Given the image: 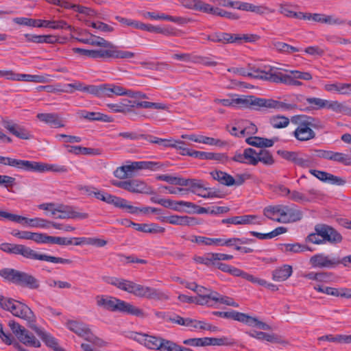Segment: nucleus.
<instances>
[{"instance_id": "obj_50", "label": "nucleus", "mask_w": 351, "mask_h": 351, "mask_svg": "<svg viewBox=\"0 0 351 351\" xmlns=\"http://www.w3.org/2000/svg\"><path fill=\"white\" fill-rule=\"evenodd\" d=\"M306 100L309 104L310 108L313 110H320L326 108V99L319 97H307Z\"/></svg>"}, {"instance_id": "obj_24", "label": "nucleus", "mask_w": 351, "mask_h": 351, "mask_svg": "<svg viewBox=\"0 0 351 351\" xmlns=\"http://www.w3.org/2000/svg\"><path fill=\"white\" fill-rule=\"evenodd\" d=\"M263 65L252 66L250 67L249 70L243 67H230L228 69V71L235 75L261 80V76H262V75L258 71H263Z\"/></svg>"}, {"instance_id": "obj_14", "label": "nucleus", "mask_w": 351, "mask_h": 351, "mask_svg": "<svg viewBox=\"0 0 351 351\" xmlns=\"http://www.w3.org/2000/svg\"><path fill=\"white\" fill-rule=\"evenodd\" d=\"M56 219H84L88 217V214L77 211L70 206L59 205L56 208Z\"/></svg>"}, {"instance_id": "obj_47", "label": "nucleus", "mask_w": 351, "mask_h": 351, "mask_svg": "<svg viewBox=\"0 0 351 351\" xmlns=\"http://www.w3.org/2000/svg\"><path fill=\"white\" fill-rule=\"evenodd\" d=\"M282 245L284 247L283 251L285 252L299 253L306 250H311L308 246L298 243H285Z\"/></svg>"}, {"instance_id": "obj_23", "label": "nucleus", "mask_w": 351, "mask_h": 351, "mask_svg": "<svg viewBox=\"0 0 351 351\" xmlns=\"http://www.w3.org/2000/svg\"><path fill=\"white\" fill-rule=\"evenodd\" d=\"M237 321L249 326L256 327L264 330H271V326L266 323L258 320L256 317H252L243 313H239Z\"/></svg>"}, {"instance_id": "obj_4", "label": "nucleus", "mask_w": 351, "mask_h": 351, "mask_svg": "<svg viewBox=\"0 0 351 351\" xmlns=\"http://www.w3.org/2000/svg\"><path fill=\"white\" fill-rule=\"evenodd\" d=\"M0 276L4 280L16 285L29 289H38L40 281L34 276L12 268L0 269Z\"/></svg>"}, {"instance_id": "obj_27", "label": "nucleus", "mask_w": 351, "mask_h": 351, "mask_svg": "<svg viewBox=\"0 0 351 351\" xmlns=\"http://www.w3.org/2000/svg\"><path fill=\"white\" fill-rule=\"evenodd\" d=\"M77 115L80 119H84L90 121H99L103 122H110L112 121L110 117L99 112L79 110L77 112Z\"/></svg>"}, {"instance_id": "obj_16", "label": "nucleus", "mask_w": 351, "mask_h": 351, "mask_svg": "<svg viewBox=\"0 0 351 351\" xmlns=\"http://www.w3.org/2000/svg\"><path fill=\"white\" fill-rule=\"evenodd\" d=\"M309 173L320 181L333 185L343 186L346 183V180L344 178L334 176L326 171L310 169Z\"/></svg>"}, {"instance_id": "obj_20", "label": "nucleus", "mask_w": 351, "mask_h": 351, "mask_svg": "<svg viewBox=\"0 0 351 351\" xmlns=\"http://www.w3.org/2000/svg\"><path fill=\"white\" fill-rule=\"evenodd\" d=\"M182 138H188L191 141L198 143H204L209 145H217L221 147L226 145V143L221 141L218 138H211L203 136L198 133H191L190 134H183L182 136Z\"/></svg>"}, {"instance_id": "obj_61", "label": "nucleus", "mask_w": 351, "mask_h": 351, "mask_svg": "<svg viewBox=\"0 0 351 351\" xmlns=\"http://www.w3.org/2000/svg\"><path fill=\"white\" fill-rule=\"evenodd\" d=\"M73 239H67L66 237H49V243L53 244H58L60 245H69L73 244Z\"/></svg>"}, {"instance_id": "obj_12", "label": "nucleus", "mask_w": 351, "mask_h": 351, "mask_svg": "<svg viewBox=\"0 0 351 351\" xmlns=\"http://www.w3.org/2000/svg\"><path fill=\"white\" fill-rule=\"evenodd\" d=\"M257 36L256 35H239V34H231L225 32H216L210 34L208 36V40L215 43H239L241 40H244L245 42L254 41Z\"/></svg>"}, {"instance_id": "obj_54", "label": "nucleus", "mask_w": 351, "mask_h": 351, "mask_svg": "<svg viewBox=\"0 0 351 351\" xmlns=\"http://www.w3.org/2000/svg\"><path fill=\"white\" fill-rule=\"evenodd\" d=\"M332 160L344 165H351V158L349 155L343 153L334 152Z\"/></svg>"}, {"instance_id": "obj_36", "label": "nucleus", "mask_w": 351, "mask_h": 351, "mask_svg": "<svg viewBox=\"0 0 351 351\" xmlns=\"http://www.w3.org/2000/svg\"><path fill=\"white\" fill-rule=\"evenodd\" d=\"M245 142L252 146L257 147H270L273 146L274 143V141L273 139L258 136L247 137L245 139Z\"/></svg>"}, {"instance_id": "obj_63", "label": "nucleus", "mask_w": 351, "mask_h": 351, "mask_svg": "<svg viewBox=\"0 0 351 351\" xmlns=\"http://www.w3.org/2000/svg\"><path fill=\"white\" fill-rule=\"evenodd\" d=\"M279 206L280 205H276L269 206L265 208L263 211L264 215L271 220L276 221V219H277L276 216Z\"/></svg>"}, {"instance_id": "obj_21", "label": "nucleus", "mask_w": 351, "mask_h": 351, "mask_svg": "<svg viewBox=\"0 0 351 351\" xmlns=\"http://www.w3.org/2000/svg\"><path fill=\"white\" fill-rule=\"evenodd\" d=\"M229 132H257V126L249 120H234L231 124L227 125Z\"/></svg>"}, {"instance_id": "obj_45", "label": "nucleus", "mask_w": 351, "mask_h": 351, "mask_svg": "<svg viewBox=\"0 0 351 351\" xmlns=\"http://www.w3.org/2000/svg\"><path fill=\"white\" fill-rule=\"evenodd\" d=\"M269 124L275 129L286 128L290 123L289 119L284 116H276L269 119Z\"/></svg>"}, {"instance_id": "obj_28", "label": "nucleus", "mask_w": 351, "mask_h": 351, "mask_svg": "<svg viewBox=\"0 0 351 351\" xmlns=\"http://www.w3.org/2000/svg\"><path fill=\"white\" fill-rule=\"evenodd\" d=\"M169 223L173 225L193 226L199 223L198 219L193 217L171 215Z\"/></svg>"}, {"instance_id": "obj_56", "label": "nucleus", "mask_w": 351, "mask_h": 351, "mask_svg": "<svg viewBox=\"0 0 351 351\" xmlns=\"http://www.w3.org/2000/svg\"><path fill=\"white\" fill-rule=\"evenodd\" d=\"M183 343L193 347L207 346V337L187 339L184 340Z\"/></svg>"}, {"instance_id": "obj_15", "label": "nucleus", "mask_w": 351, "mask_h": 351, "mask_svg": "<svg viewBox=\"0 0 351 351\" xmlns=\"http://www.w3.org/2000/svg\"><path fill=\"white\" fill-rule=\"evenodd\" d=\"M131 338L149 349L159 350L160 346H161L162 338L156 336L148 335L144 333L132 332Z\"/></svg>"}, {"instance_id": "obj_39", "label": "nucleus", "mask_w": 351, "mask_h": 351, "mask_svg": "<svg viewBox=\"0 0 351 351\" xmlns=\"http://www.w3.org/2000/svg\"><path fill=\"white\" fill-rule=\"evenodd\" d=\"M337 113H342L348 115L350 114V108L346 106L338 101H330L326 99V108Z\"/></svg>"}, {"instance_id": "obj_46", "label": "nucleus", "mask_w": 351, "mask_h": 351, "mask_svg": "<svg viewBox=\"0 0 351 351\" xmlns=\"http://www.w3.org/2000/svg\"><path fill=\"white\" fill-rule=\"evenodd\" d=\"M109 48H110V58H112L129 59L134 57V53L128 51L119 50L112 44Z\"/></svg>"}, {"instance_id": "obj_5", "label": "nucleus", "mask_w": 351, "mask_h": 351, "mask_svg": "<svg viewBox=\"0 0 351 351\" xmlns=\"http://www.w3.org/2000/svg\"><path fill=\"white\" fill-rule=\"evenodd\" d=\"M315 232L309 234L306 241L314 244L320 245L328 242L331 244H337L342 241L341 234L332 226L326 224H317L315 226Z\"/></svg>"}, {"instance_id": "obj_3", "label": "nucleus", "mask_w": 351, "mask_h": 351, "mask_svg": "<svg viewBox=\"0 0 351 351\" xmlns=\"http://www.w3.org/2000/svg\"><path fill=\"white\" fill-rule=\"evenodd\" d=\"M95 300L98 306L109 311L119 312L141 318L146 316L143 309L115 297L98 295L95 297Z\"/></svg>"}, {"instance_id": "obj_13", "label": "nucleus", "mask_w": 351, "mask_h": 351, "mask_svg": "<svg viewBox=\"0 0 351 351\" xmlns=\"http://www.w3.org/2000/svg\"><path fill=\"white\" fill-rule=\"evenodd\" d=\"M309 263L314 268L333 269L339 265V257L318 253L311 257Z\"/></svg>"}, {"instance_id": "obj_7", "label": "nucleus", "mask_w": 351, "mask_h": 351, "mask_svg": "<svg viewBox=\"0 0 351 351\" xmlns=\"http://www.w3.org/2000/svg\"><path fill=\"white\" fill-rule=\"evenodd\" d=\"M12 254H20L29 259L45 261L53 263L71 264L72 263L70 259L38 254L30 247L23 245L13 244Z\"/></svg>"}, {"instance_id": "obj_10", "label": "nucleus", "mask_w": 351, "mask_h": 351, "mask_svg": "<svg viewBox=\"0 0 351 351\" xmlns=\"http://www.w3.org/2000/svg\"><path fill=\"white\" fill-rule=\"evenodd\" d=\"M291 121L298 125L293 132H313V130H321L324 127L323 122L319 119L304 114L293 116Z\"/></svg>"}, {"instance_id": "obj_41", "label": "nucleus", "mask_w": 351, "mask_h": 351, "mask_svg": "<svg viewBox=\"0 0 351 351\" xmlns=\"http://www.w3.org/2000/svg\"><path fill=\"white\" fill-rule=\"evenodd\" d=\"M189 240L193 243L198 244L215 246H219V243L221 242L220 238H209L202 236H192Z\"/></svg>"}, {"instance_id": "obj_35", "label": "nucleus", "mask_w": 351, "mask_h": 351, "mask_svg": "<svg viewBox=\"0 0 351 351\" xmlns=\"http://www.w3.org/2000/svg\"><path fill=\"white\" fill-rule=\"evenodd\" d=\"M212 178L217 180L221 184L226 186H232L234 184V178L228 173L221 171H215L210 173Z\"/></svg>"}, {"instance_id": "obj_19", "label": "nucleus", "mask_w": 351, "mask_h": 351, "mask_svg": "<svg viewBox=\"0 0 351 351\" xmlns=\"http://www.w3.org/2000/svg\"><path fill=\"white\" fill-rule=\"evenodd\" d=\"M12 216L14 217L13 218H8V220L11 221L17 222L19 223H28L32 227H38L42 228H49L51 226V221H47L46 219L42 218H34V219H28L25 217H22L20 215L12 214Z\"/></svg>"}, {"instance_id": "obj_57", "label": "nucleus", "mask_w": 351, "mask_h": 351, "mask_svg": "<svg viewBox=\"0 0 351 351\" xmlns=\"http://www.w3.org/2000/svg\"><path fill=\"white\" fill-rule=\"evenodd\" d=\"M346 20L337 16L336 15H326L325 14V24L330 25H343L346 24Z\"/></svg>"}, {"instance_id": "obj_29", "label": "nucleus", "mask_w": 351, "mask_h": 351, "mask_svg": "<svg viewBox=\"0 0 351 351\" xmlns=\"http://www.w3.org/2000/svg\"><path fill=\"white\" fill-rule=\"evenodd\" d=\"M38 27H47L53 29H68L71 31L73 27L65 21H47L38 19Z\"/></svg>"}, {"instance_id": "obj_48", "label": "nucleus", "mask_w": 351, "mask_h": 351, "mask_svg": "<svg viewBox=\"0 0 351 351\" xmlns=\"http://www.w3.org/2000/svg\"><path fill=\"white\" fill-rule=\"evenodd\" d=\"M271 108L282 110H294L298 108V106L295 103H287L285 101H280L271 99Z\"/></svg>"}, {"instance_id": "obj_49", "label": "nucleus", "mask_w": 351, "mask_h": 351, "mask_svg": "<svg viewBox=\"0 0 351 351\" xmlns=\"http://www.w3.org/2000/svg\"><path fill=\"white\" fill-rule=\"evenodd\" d=\"M302 215V213L300 210L287 206L286 223L298 221L301 220Z\"/></svg>"}, {"instance_id": "obj_9", "label": "nucleus", "mask_w": 351, "mask_h": 351, "mask_svg": "<svg viewBox=\"0 0 351 351\" xmlns=\"http://www.w3.org/2000/svg\"><path fill=\"white\" fill-rule=\"evenodd\" d=\"M8 304L9 308L7 311H10L14 316L27 321L30 328L31 326L36 324V315L27 305L13 299L11 302H8Z\"/></svg>"}, {"instance_id": "obj_58", "label": "nucleus", "mask_w": 351, "mask_h": 351, "mask_svg": "<svg viewBox=\"0 0 351 351\" xmlns=\"http://www.w3.org/2000/svg\"><path fill=\"white\" fill-rule=\"evenodd\" d=\"M319 341H328L330 342H337V343H346V335H324L322 337H319L318 338Z\"/></svg>"}, {"instance_id": "obj_51", "label": "nucleus", "mask_w": 351, "mask_h": 351, "mask_svg": "<svg viewBox=\"0 0 351 351\" xmlns=\"http://www.w3.org/2000/svg\"><path fill=\"white\" fill-rule=\"evenodd\" d=\"M293 6L290 4L283 3L280 5L279 12L286 17L298 19V12L293 10Z\"/></svg>"}, {"instance_id": "obj_40", "label": "nucleus", "mask_w": 351, "mask_h": 351, "mask_svg": "<svg viewBox=\"0 0 351 351\" xmlns=\"http://www.w3.org/2000/svg\"><path fill=\"white\" fill-rule=\"evenodd\" d=\"M160 204L165 208H169L174 210H178V206H184L186 207H193L195 204L184 201H173L169 199H160Z\"/></svg>"}, {"instance_id": "obj_33", "label": "nucleus", "mask_w": 351, "mask_h": 351, "mask_svg": "<svg viewBox=\"0 0 351 351\" xmlns=\"http://www.w3.org/2000/svg\"><path fill=\"white\" fill-rule=\"evenodd\" d=\"M18 339L23 344L29 347L40 348L41 345L39 340L27 329H25L21 335L18 337Z\"/></svg>"}, {"instance_id": "obj_55", "label": "nucleus", "mask_w": 351, "mask_h": 351, "mask_svg": "<svg viewBox=\"0 0 351 351\" xmlns=\"http://www.w3.org/2000/svg\"><path fill=\"white\" fill-rule=\"evenodd\" d=\"M77 189L80 191L82 195L87 196L94 195L95 198L97 193L100 192L96 187L89 185H77Z\"/></svg>"}, {"instance_id": "obj_26", "label": "nucleus", "mask_w": 351, "mask_h": 351, "mask_svg": "<svg viewBox=\"0 0 351 351\" xmlns=\"http://www.w3.org/2000/svg\"><path fill=\"white\" fill-rule=\"evenodd\" d=\"M259 162L265 165L271 166L274 164L275 160L272 154L267 149H261L259 152L254 150L252 160L250 162L251 165H256Z\"/></svg>"}, {"instance_id": "obj_6", "label": "nucleus", "mask_w": 351, "mask_h": 351, "mask_svg": "<svg viewBox=\"0 0 351 351\" xmlns=\"http://www.w3.org/2000/svg\"><path fill=\"white\" fill-rule=\"evenodd\" d=\"M162 167L160 162L154 161H128L126 165L117 167L114 171V176L120 180H123L133 177L138 170L156 171Z\"/></svg>"}, {"instance_id": "obj_11", "label": "nucleus", "mask_w": 351, "mask_h": 351, "mask_svg": "<svg viewBox=\"0 0 351 351\" xmlns=\"http://www.w3.org/2000/svg\"><path fill=\"white\" fill-rule=\"evenodd\" d=\"M111 184L117 187L125 189L134 193L154 194L152 188L145 182L139 180H129L125 181L111 180Z\"/></svg>"}, {"instance_id": "obj_38", "label": "nucleus", "mask_w": 351, "mask_h": 351, "mask_svg": "<svg viewBox=\"0 0 351 351\" xmlns=\"http://www.w3.org/2000/svg\"><path fill=\"white\" fill-rule=\"evenodd\" d=\"M287 229L285 227H278L269 233H260L255 231H250V234L254 237H256L258 239L265 240L273 239L281 234L285 233Z\"/></svg>"}, {"instance_id": "obj_44", "label": "nucleus", "mask_w": 351, "mask_h": 351, "mask_svg": "<svg viewBox=\"0 0 351 351\" xmlns=\"http://www.w3.org/2000/svg\"><path fill=\"white\" fill-rule=\"evenodd\" d=\"M251 106L254 110H258L259 108H271V99H265L256 97L254 95H251Z\"/></svg>"}, {"instance_id": "obj_42", "label": "nucleus", "mask_w": 351, "mask_h": 351, "mask_svg": "<svg viewBox=\"0 0 351 351\" xmlns=\"http://www.w3.org/2000/svg\"><path fill=\"white\" fill-rule=\"evenodd\" d=\"M274 48L280 53L291 54L302 51L300 48L291 46L283 42L275 41L272 43Z\"/></svg>"}, {"instance_id": "obj_17", "label": "nucleus", "mask_w": 351, "mask_h": 351, "mask_svg": "<svg viewBox=\"0 0 351 351\" xmlns=\"http://www.w3.org/2000/svg\"><path fill=\"white\" fill-rule=\"evenodd\" d=\"M37 119L53 128H60L65 125L66 121L57 113H38Z\"/></svg>"}, {"instance_id": "obj_18", "label": "nucleus", "mask_w": 351, "mask_h": 351, "mask_svg": "<svg viewBox=\"0 0 351 351\" xmlns=\"http://www.w3.org/2000/svg\"><path fill=\"white\" fill-rule=\"evenodd\" d=\"M29 171L45 172L53 171L58 173H66L68 169L64 165H48L43 162L30 161Z\"/></svg>"}, {"instance_id": "obj_2", "label": "nucleus", "mask_w": 351, "mask_h": 351, "mask_svg": "<svg viewBox=\"0 0 351 351\" xmlns=\"http://www.w3.org/2000/svg\"><path fill=\"white\" fill-rule=\"evenodd\" d=\"M119 136L125 139L136 140L140 143L146 145L148 143H156L162 147H172L180 150V154L183 156H189L195 158L201 159L202 152L189 149L186 144L180 141L173 138H160L152 136L147 133H119Z\"/></svg>"}, {"instance_id": "obj_1", "label": "nucleus", "mask_w": 351, "mask_h": 351, "mask_svg": "<svg viewBox=\"0 0 351 351\" xmlns=\"http://www.w3.org/2000/svg\"><path fill=\"white\" fill-rule=\"evenodd\" d=\"M104 281L109 285L116 287L119 289L133 294L138 298L157 300L167 298L165 293L159 289L136 284L129 280L113 276H107L104 278Z\"/></svg>"}, {"instance_id": "obj_34", "label": "nucleus", "mask_w": 351, "mask_h": 351, "mask_svg": "<svg viewBox=\"0 0 351 351\" xmlns=\"http://www.w3.org/2000/svg\"><path fill=\"white\" fill-rule=\"evenodd\" d=\"M0 163L29 171L30 161L0 156Z\"/></svg>"}, {"instance_id": "obj_8", "label": "nucleus", "mask_w": 351, "mask_h": 351, "mask_svg": "<svg viewBox=\"0 0 351 351\" xmlns=\"http://www.w3.org/2000/svg\"><path fill=\"white\" fill-rule=\"evenodd\" d=\"M287 73L280 71V69L270 65H263V71L258 72L262 75L261 80L276 83L284 84L290 86L293 80V75L289 71Z\"/></svg>"}, {"instance_id": "obj_22", "label": "nucleus", "mask_w": 351, "mask_h": 351, "mask_svg": "<svg viewBox=\"0 0 351 351\" xmlns=\"http://www.w3.org/2000/svg\"><path fill=\"white\" fill-rule=\"evenodd\" d=\"M66 326L71 331L85 340H86L91 332V330L89 328L88 326L81 322L69 320L66 323Z\"/></svg>"}, {"instance_id": "obj_52", "label": "nucleus", "mask_w": 351, "mask_h": 351, "mask_svg": "<svg viewBox=\"0 0 351 351\" xmlns=\"http://www.w3.org/2000/svg\"><path fill=\"white\" fill-rule=\"evenodd\" d=\"M66 88H72L75 90H80L91 95L92 85H85L81 82L76 81L71 84L65 85Z\"/></svg>"}, {"instance_id": "obj_32", "label": "nucleus", "mask_w": 351, "mask_h": 351, "mask_svg": "<svg viewBox=\"0 0 351 351\" xmlns=\"http://www.w3.org/2000/svg\"><path fill=\"white\" fill-rule=\"evenodd\" d=\"M96 199L103 201L107 204H112L114 206L119 208L120 206H124L122 204L124 202V199L112 195L108 193L101 191L97 193Z\"/></svg>"}, {"instance_id": "obj_64", "label": "nucleus", "mask_w": 351, "mask_h": 351, "mask_svg": "<svg viewBox=\"0 0 351 351\" xmlns=\"http://www.w3.org/2000/svg\"><path fill=\"white\" fill-rule=\"evenodd\" d=\"M293 163L302 168H308L312 165L311 160L309 157L302 158L298 152L294 160Z\"/></svg>"}, {"instance_id": "obj_43", "label": "nucleus", "mask_w": 351, "mask_h": 351, "mask_svg": "<svg viewBox=\"0 0 351 351\" xmlns=\"http://www.w3.org/2000/svg\"><path fill=\"white\" fill-rule=\"evenodd\" d=\"M254 153V149L247 148L244 150L243 154L237 152L232 160L235 162L250 165V162L252 160Z\"/></svg>"}, {"instance_id": "obj_53", "label": "nucleus", "mask_w": 351, "mask_h": 351, "mask_svg": "<svg viewBox=\"0 0 351 351\" xmlns=\"http://www.w3.org/2000/svg\"><path fill=\"white\" fill-rule=\"evenodd\" d=\"M233 344L228 337L221 338L207 337V346H228Z\"/></svg>"}, {"instance_id": "obj_31", "label": "nucleus", "mask_w": 351, "mask_h": 351, "mask_svg": "<svg viewBox=\"0 0 351 351\" xmlns=\"http://www.w3.org/2000/svg\"><path fill=\"white\" fill-rule=\"evenodd\" d=\"M293 270L291 266L284 265L276 268L272 272V279L274 281L282 282L288 279L292 274Z\"/></svg>"}, {"instance_id": "obj_30", "label": "nucleus", "mask_w": 351, "mask_h": 351, "mask_svg": "<svg viewBox=\"0 0 351 351\" xmlns=\"http://www.w3.org/2000/svg\"><path fill=\"white\" fill-rule=\"evenodd\" d=\"M91 95L99 98L112 97V84L92 85Z\"/></svg>"}, {"instance_id": "obj_37", "label": "nucleus", "mask_w": 351, "mask_h": 351, "mask_svg": "<svg viewBox=\"0 0 351 351\" xmlns=\"http://www.w3.org/2000/svg\"><path fill=\"white\" fill-rule=\"evenodd\" d=\"M78 41L84 44L101 47L104 48H107L112 46L111 43L101 37L96 36H91L89 38H79Z\"/></svg>"}, {"instance_id": "obj_62", "label": "nucleus", "mask_w": 351, "mask_h": 351, "mask_svg": "<svg viewBox=\"0 0 351 351\" xmlns=\"http://www.w3.org/2000/svg\"><path fill=\"white\" fill-rule=\"evenodd\" d=\"M14 21L19 25L26 26L38 27V19H32L25 17H17L14 19Z\"/></svg>"}, {"instance_id": "obj_25", "label": "nucleus", "mask_w": 351, "mask_h": 351, "mask_svg": "<svg viewBox=\"0 0 351 351\" xmlns=\"http://www.w3.org/2000/svg\"><path fill=\"white\" fill-rule=\"evenodd\" d=\"M31 329H32L38 335V337H40L48 347L53 348L56 351H64L62 349L59 348L56 339L43 328L38 327L35 324L34 326H31Z\"/></svg>"}, {"instance_id": "obj_59", "label": "nucleus", "mask_w": 351, "mask_h": 351, "mask_svg": "<svg viewBox=\"0 0 351 351\" xmlns=\"http://www.w3.org/2000/svg\"><path fill=\"white\" fill-rule=\"evenodd\" d=\"M213 253H209L204 256H197L194 258L197 263L204 264L208 267L215 265V259L212 256Z\"/></svg>"}, {"instance_id": "obj_60", "label": "nucleus", "mask_w": 351, "mask_h": 351, "mask_svg": "<svg viewBox=\"0 0 351 351\" xmlns=\"http://www.w3.org/2000/svg\"><path fill=\"white\" fill-rule=\"evenodd\" d=\"M196 10L215 15L216 8L207 3L198 0Z\"/></svg>"}]
</instances>
